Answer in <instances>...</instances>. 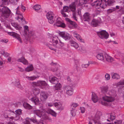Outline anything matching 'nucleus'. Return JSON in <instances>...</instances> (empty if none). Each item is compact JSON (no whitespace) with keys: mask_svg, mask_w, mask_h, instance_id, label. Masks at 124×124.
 <instances>
[{"mask_svg":"<svg viewBox=\"0 0 124 124\" xmlns=\"http://www.w3.org/2000/svg\"><path fill=\"white\" fill-rule=\"evenodd\" d=\"M78 105L77 103H73L71 105V109H75V108L78 106Z\"/></svg>","mask_w":124,"mask_h":124,"instance_id":"41","label":"nucleus"},{"mask_svg":"<svg viewBox=\"0 0 124 124\" xmlns=\"http://www.w3.org/2000/svg\"><path fill=\"white\" fill-rule=\"evenodd\" d=\"M17 61L18 62H22L24 64H26L28 63L27 61L23 57H22L21 58L18 59L17 60Z\"/></svg>","mask_w":124,"mask_h":124,"instance_id":"22","label":"nucleus"},{"mask_svg":"<svg viewBox=\"0 0 124 124\" xmlns=\"http://www.w3.org/2000/svg\"><path fill=\"white\" fill-rule=\"evenodd\" d=\"M31 85L33 87L39 86L42 88H44L47 86V84L45 81L39 80L37 82H32Z\"/></svg>","mask_w":124,"mask_h":124,"instance_id":"4","label":"nucleus"},{"mask_svg":"<svg viewBox=\"0 0 124 124\" xmlns=\"http://www.w3.org/2000/svg\"><path fill=\"white\" fill-rule=\"evenodd\" d=\"M71 34L79 41L81 42H82L81 38L78 33L76 31H72L71 32Z\"/></svg>","mask_w":124,"mask_h":124,"instance_id":"15","label":"nucleus"},{"mask_svg":"<svg viewBox=\"0 0 124 124\" xmlns=\"http://www.w3.org/2000/svg\"><path fill=\"white\" fill-rule=\"evenodd\" d=\"M75 109H71V113L73 116H74L76 115Z\"/></svg>","mask_w":124,"mask_h":124,"instance_id":"50","label":"nucleus"},{"mask_svg":"<svg viewBox=\"0 0 124 124\" xmlns=\"http://www.w3.org/2000/svg\"><path fill=\"white\" fill-rule=\"evenodd\" d=\"M66 20L70 23L69 25V27L72 28H76L78 26V25L76 23L71 21L69 18H66Z\"/></svg>","mask_w":124,"mask_h":124,"instance_id":"12","label":"nucleus"},{"mask_svg":"<svg viewBox=\"0 0 124 124\" xmlns=\"http://www.w3.org/2000/svg\"><path fill=\"white\" fill-rule=\"evenodd\" d=\"M32 122L33 123H36L37 121L35 118L30 119L29 118H27L26 119L25 121L23 122V123L24 124H31Z\"/></svg>","mask_w":124,"mask_h":124,"instance_id":"13","label":"nucleus"},{"mask_svg":"<svg viewBox=\"0 0 124 124\" xmlns=\"http://www.w3.org/2000/svg\"><path fill=\"white\" fill-rule=\"evenodd\" d=\"M46 16L49 22L51 24H53L54 22V15L53 13L51 11H49L47 14Z\"/></svg>","mask_w":124,"mask_h":124,"instance_id":"8","label":"nucleus"},{"mask_svg":"<svg viewBox=\"0 0 124 124\" xmlns=\"http://www.w3.org/2000/svg\"><path fill=\"white\" fill-rule=\"evenodd\" d=\"M111 76L112 78L113 79H118L120 78L119 75L117 73H112L111 74Z\"/></svg>","mask_w":124,"mask_h":124,"instance_id":"23","label":"nucleus"},{"mask_svg":"<svg viewBox=\"0 0 124 124\" xmlns=\"http://www.w3.org/2000/svg\"><path fill=\"white\" fill-rule=\"evenodd\" d=\"M52 67L51 69V70L53 72L56 71L58 70L57 65L56 64H52Z\"/></svg>","mask_w":124,"mask_h":124,"instance_id":"29","label":"nucleus"},{"mask_svg":"<svg viewBox=\"0 0 124 124\" xmlns=\"http://www.w3.org/2000/svg\"><path fill=\"white\" fill-rule=\"evenodd\" d=\"M100 23L97 20L93 19L91 22V24L93 26L96 27L98 24Z\"/></svg>","mask_w":124,"mask_h":124,"instance_id":"25","label":"nucleus"},{"mask_svg":"<svg viewBox=\"0 0 124 124\" xmlns=\"http://www.w3.org/2000/svg\"><path fill=\"white\" fill-rule=\"evenodd\" d=\"M116 10V8H112L108 9L107 11V13L108 14H109L115 11Z\"/></svg>","mask_w":124,"mask_h":124,"instance_id":"42","label":"nucleus"},{"mask_svg":"<svg viewBox=\"0 0 124 124\" xmlns=\"http://www.w3.org/2000/svg\"><path fill=\"white\" fill-rule=\"evenodd\" d=\"M105 57L106 60L109 62H111L113 61V58L109 56L108 54H105Z\"/></svg>","mask_w":124,"mask_h":124,"instance_id":"24","label":"nucleus"},{"mask_svg":"<svg viewBox=\"0 0 124 124\" xmlns=\"http://www.w3.org/2000/svg\"><path fill=\"white\" fill-rule=\"evenodd\" d=\"M84 20L85 21H89L90 20V14L88 12L85 13L84 15Z\"/></svg>","mask_w":124,"mask_h":124,"instance_id":"17","label":"nucleus"},{"mask_svg":"<svg viewBox=\"0 0 124 124\" xmlns=\"http://www.w3.org/2000/svg\"><path fill=\"white\" fill-rule=\"evenodd\" d=\"M69 7L67 6H65L63 7V10L61 11H63L64 12H67V11L69 9Z\"/></svg>","mask_w":124,"mask_h":124,"instance_id":"52","label":"nucleus"},{"mask_svg":"<svg viewBox=\"0 0 124 124\" xmlns=\"http://www.w3.org/2000/svg\"><path fill=\"white\" fill-rule=\"evenodd\" d=\"M59 42L58 43L57 45V46H58L59 45H60V46L59 47H62L64 45V43L62 42L59 39Z\"/></svg>","mask_w":124,"mask_h":124,"instance_id":"47","label":"nucleus"},{"mask_svg":"<svg viewBox=\"0 0 124 124\" xmlns=\"http://www.w3.org/2000/svg\"><path fill=\"white\" fill-rule=\"evenodd\" d=\"M59 18H57L56 20V22L54 25V26H56L58 27H65V24L61 22L59 20Z\"/></svg>","mask_w":124,"mask_h":124,"instance_id":"14","label":"nucleus"},{"mask_svg":"<svg viewBox=\"0 0 124 124\" xmlns=\"http://www.w3.org/2000/svg\"><path fill=\"white\" fill-rule=\"evenodd\" d=\"M108 88L107 85L102 86L101 89V92L104 94L106 93L108 91Z\"/></svg>","mask_w":124,"mask_h":124,"instance_id":"20","label":"nucleus"},{"mask_svg":"<svg viewBox=\"0 0 124 124\" xmlns=\"http://www.w3.org/2000/svg\"><path fill=\"white\" fill-rule=\"evenodd\" d=\"M80 51L83 53H85L86 52L85 49L84 47H82L80 49Z\"/></svg>","mask_w":124,"mask_h":124,"instance_id":"60","label":"nucleus"},{"mask_svg":"<svg viewBox=\"0 0 124 124\" xmlns=\"http://www.w3.org/2000/svg\"><path fill=\"white\" fill-rule=\"evenodd\" d=\"M103 100L101 101V104L105 106L108 105V103L113 101L114 99L113 97H111L105 96L102 97Z\"/></svg>","mask_w":124,"mask_h":124,"instance_id":"5","label":"nucleus"},{"mask_svg":"<svg viewBox=\"0 0 124 124\" xmlns=\"http://www.w3.org/2000/svg\"><path fill=\"white\" fill-rule=\"evenodd\" d=\"M122 121L121 120H117L116 121L114 122L115 124H121Z\"/></svg>","mask_w":124,"mask_h":124,"instance_id":"56","label":"nucleus"},{"mask_svg":"<svg viewBox=\"0 0 124 124\" xmlns=\"http://www.w3.org/2000/svg\"><path fill=\"white\" fill-rule=\"evenodd\" d=\"M42 111L41 110H33V112L34 114H35L39 117H41L42 113Z\"/></svg>","mask_w":124,"mask_h":124,"instance_id":"18","label":"nucleus"},{"mask_svg":"<svg viewBox=\"0 0 124 124\" xmlns=\"http://www.w3.org/2000/svg\"><path fill=\"white\" fill-rule=\"evenodd\" d=\"M31 100L34 102L35 105H38L39 103V101L38 98L36 96L32 97L31 99Z\"/></svg>","mask_w":124,"mask_h":124,"instance_id":"16","label":"nucleus"},{"mask_svg":"<svg viewBox=\"0 0 124 124\" xmlns=\"http://www.w3.org/2000/svg\"><path fill=\"white\" fill-rule=\"evenodd\" d=\"M56 84L55 86V89L59 90L60 89V88L61 86V85L60 83H57L55 84Z\"/></svg>","mask_w":124,"mask_h":124,"instance_id":"46","label":"nucleus"},{"mask_svg":"<svg viewBox=\"0 0 124 124\" xmlns=\"http://www.w3.org/2000/svg\"><path fill=\"white\" fill-rule=\"evenodd\" d=\"M49 44L52 45V44L53 45H57L58 42V41L55 38H53L51 39L50 41Z\"/></svg>","mask_w":124,"mask_h":124,"instance_id":"19","label":"nucleus"},{"mask_svg":"<svg viewBox=\"0 0 124 124\" xmlns=\"http://www.w3.org/2000/svg\"><path fill=\"white\" fill-rule=\"evenodd\" d=\"M98 36L100 38L102 39H107L108 37L109 34L105 31L103 30L97 33Z\"/></svg>","mask_w":124,"mask_h":124,"instance_id":"9","label":"nucleus"},{"mask_svg":"<svg viewBox=\"0 0 124 124\" xmlns=\"http://www.w3.org/2000/svg\"><path fill=\"white\" fill-rule=\"evenodd\" d=\"M33 70V67L32 64L29 66L25 69V71L27 72H30L32 71Z\"/></svg>","mask_w":124,"mask_h":124,"instance_id":"32","label":"nucleus"},{"mask_svg":"<svg viewBox=\"0 0 124 124\" xmlns=\"http://www.w3.org/2000/svg\"><path fill=\"white\" fill-rule=\"evenodd\" d=\"M70 42L71 44V46H73L76 49H77L78 47V45L73 40H71L70 41Z\"/></svg>","mask_w":124,"mask_h":124,"instance_id":"30","label":"nucleus"},{"mask_svg":"<svg viewBox=\"0 0 124 124\" xmlns=\"http://www.w3.org/2000/svg\"><path fill=\"white\" fill-rule=\"evenodd\" d=\"M26 78L28 79L29 80H33L36 78V77L35 76L31 77L27 76Z\"/></svg>","mask_w":124,"mask_h":124,"instance_id":"45","label":"nucleus"},{"mask_svg":"<svg viewBox=\"0 0 124 124\" xmlns=\"http://www.w3.org/2000/svg\"><path fill=\"white\" fill-rule=\"evenodd\" d=\"M47 112L48 113L51 114L53 116L55 117L56 116V113L53 110L51 109L49 110H48Z\"/></svg>","mask_w":124,"mask_h":124,"instance_id":"38","label":"nucleus"},{"mask_svg":"<svg viewBox=\"0 0 124 124\" xmlns=\"http://www.w3.org/2000/svg\"><path fill=\"white\" fill-rule=\"evenodd\" d=\"M92 99L94 103H96L98 100V98L96 94L94 93H92Z\"/></svg>","mask_w":124,"mask_h":124,"instance_id":"21","label":"nucleus"},{"mask_svg":"<svg viewBox=\"0 0 124 124\" xmlns=\"http://www.w3.org/2000/svg\"><path fill=\"white\" fill-rule=\"evenodd\" d=\"M0 54H1V55H0V56L3 55L4 56L8 57L10 55L7 52H5V51L3 50L1 51Z\"/></svg>","mask_w":124,"mask_h":124,"instance_id":"34","label":"nucleus"},{"mask_svg":"<svg viewBox=\"0 0 124 124\" xmlns=\"http://www.w3.org/2000/svg\"><path fill=\"white\" fill-rule=\"evenodd\" d=\"M89 64V63L87 64H83L82 65V67L83 68H86L88 67Z\"/></svg>","mask_w":124,"mask_h":124,"instance_id":"51","label":"nucleus"},{"mask_svg":"<svg viewBox=\"0 0 124 124\" xmlns=\"http://www.w3.org/2000/svg\"><path fill=\"white\" fill-rule=\"evenodd\" d=\"M16 86L17 87L21 89L22 90L23 89V87L20 84V83H19V84H18L17 85H16Z\"/></svg>","mask_w":124,"mask_h":124,"instance_id":"55","label":"nucleus"},{"mask_svg":"<svg viewBox=\"0 0 124 124\" xmlns=\"http://www.w3.org/2000/svg\"><path fill=\"white\" fill-rule=\"evenodd\" d=\"M3 116L6 118H9L13 120L14 118H16V115L15 113L11 111H7L3 114Z\"/></svg>","mask_w":124,"mask_h":124,"instance_id":"3","label":"nucleus"},{"mask_svg":"<svg viewBox=\"0 0 124 124\" xmlns=\"http://www.w3.org/2000/svg\"><path fill=\"white\" fill-rule=\"evenodd\" d=\"M20 7L21 8V10L23 12L26 9L25 7L23 6L22 4L21 5Z\"/></svg>","mask_w":124,"mask_h":124,"instance_id":"57","label":"nucleus"},{"mask_svg":"<svg viewBox=\"0 0 124 124\" xmlns=\"http://www.w3.org/2000/svg\"><path fill=\"white\" fill-rule=\"evenodd\" d=\"M80 109L82 113H83L85 112V109L84 107H80Z\"/></svg>","mask_w":124,"mask_h":124,"instance_id":"61","label":"nucleus"},{"mask_svg":"<svg viewBox=\"0 0 124 124\" xmlns=\"http://www.w3.org/2000/svg\"><path fill=\"white\" fill-rule=\"evenodd\" d=\"M117 85H124V79L120 81L119 82L117 83Z\"/></svg>","mask_w":124,"mask_h":124,"instance_id":"48","label":"nucleus"},{"mask_svg":"<svg viewBox=\"0 0 124 124\" xmlns=\"http://www.w3.org/2000/svg\"><path fill=\"white\" fill-rule=\"evenodd\" d=\"M116 118V116H113L112 115V114H110V119L111 120H113L115 119Z\"/></svg>","mask_w":124,"mask_h":124,"instance_id":"54","label":"nucleus"},{"mask_svg":"<svg viewBox=\"0 0 124 124\" xmlns=\"http://www.w3.org/2000/svg\"><path fill=\"white\" fill-rule=\"evenodd\" d=\"M92 5L97 9L101 8L103 9L106 7V0H97Z\"/></svg>","mask_w":124,"mask_h":124,"instance_id":"2","label":"nucleus"},{"mask_svg":"<svg viewBox=\"0 0 124 124\" xmlns=\"http://www.w3.org/2000/svg\"><path fill=\"white\" fill-rule=\"evenodd\" d=\"M113 0H108L107 1H106L107 5H108L109 6H110L113 4Z\"/></svg>","mask_w":124,"mask_h":124,"instance_id":"44","label":"nucleus"},{"mask_svg":"<svg viewBox=\"0 0 124 124\" xmlns=\"http://www.w3.org/2000/svg\"><path fill=\"white\" fill-rule=\"evenodd\" d=\"M105 78L106 80H109L110 78V77L109 75L108 74H106L105 75Z\"/></svg>","mask_w":124,"mask_h":124,"instance_id":"59","label":"nucleus"},{"mask_svg":"<svg viewBox=\"0 0 124 124\" xmlns=\"http://www.w3.org/2000/svg\"><path fill=\"white\" fill-rule=\"evenodd\" d=\"M41 95L42 97L45 99H46L47 98L46 94L44 92H43L41 93Z\"/></svg>","mask_w":124,"mask_h":124,"instance_id":"40","label":"nucleus"},{"mask_svg":"<svg viewBox=\"0 0 124 124\" xmlns=\"http://www.w3.org/2000/svg\"><path fill=\"white\" fill-rule=\"evenodd\" d=\"M96 57L98 59L101 61H103L104 59V56L102 53L97 54L96 55Z\"/></svg>","mask_w":124,"mask_h":124,"instance_id":"27","label":"nucleus"},{"mask_svg":"<svg viewBox=\"0 0 124 124\" xmlns=\"http://www.w3.org/2000/svg\"><path fill=\"white\" fill-rule=\"evenodd\" d=\"M60 36L62 37L65 40L70 39V37L69 34L64 32H60L59 33Z\"/></svg>","mask_w":124,"mask_h":124,"instance_id":"11","label":"nucleus"},{"mask_svg":"<svg viewBox=\"0 0 124 124\" xmlns=\"http://www.w3.org/2000/svg\"><path fill=\"white\" fill-rule=\"evenodd\" d=\"M102 115V113L99 111H97L93 119L95 124H101L100 121V117ZM89 124H93L91 122H89Z\"/></svg>","mask_w":124,"mask_h":124,"instance_id":"6","label":"nucleus"},{"mask_svg":"<svg viewBox=\"0 0 124 124\" xmlns=\"http://www.w3.org/2000/svg\"><path fill=\"white\" fill-rule=\"evenodd\" d=\"M57 78L55 77L50 78L49 81L50 82L54 84H56L58 83V81L57 80Z\"/></svg>","mask_w":124,"mask_h":124,"instance_id":"26","label":"nucleus"},{"mask_svg":"<svg viewBox=\"0 0 124 124\" xmlns=\"http://www.w3.org/2000/svg\"><path fill=\"white\" fill-rule=\"evenodd\" d=\"M57 108L59 110H63V108L62 107V105L61 104H59L57 106Z\"/></svg>","mask_w":124,"mask_h":124,"instance_id":"49","label":"nucleus"},{"mask_svg":"<svg viewBox=\"0 0 124 124\" xmlns=\"http://www.w3.org/2000/svg\"><path fill=\"white\" fill-rule=\"evenodd\" d=\"M0 41L2 42H4L6 43H7L8 41V40L7 39H3L1 40Z\"/></svg>","mask_w":124,"mask_h":124,"instance_id":"62","label":"nucleus"},{"mask_svg":"<svg viewBox=\"0 0 124 124\" xmlns=\"http://www.w3.org/2000/svg\"><path fill=\"white\" fill-rule=\"evenodd\" d=\"M16 14L19 15H20V16L19 18H20L21 20H24V19L23 17L22 16V14L20 13L19 10H16Z\"/></svg>","mask_w":124,"mask_h":124,"instance_id":"43","label":"nucleus"},{"mask_svg":"<svg viewBox=\"0 0 124 124\" xmlns=\"http://www.w3.org/2000/svg\"><path fill=\"white\" fill-rule=\"evenodd\" d=\"M76 1L72 2L70 4L69 6V8L71 11L73 12V18L76 21L77 19L76 17Z\"/></svg>","mask_w":124,"mask_h":124,"instance_id":"7","label":"nucleus"},{"mask_svg":"<svg viewBox=\"0 0 124 124\" xmlns=\"http://www.w3.org/2000/svg\"><path fill=\"white\" fill-rule=\"evenodd\" d=\"M1 7L0 18L2 19L1 20L2 22H4L6 19L8 18L10 15L11 11L6 6Z\"/></svg>","mask_w":124,"mask_h":124,"instance_id":"1","label":"nucleus"},{"mask_svg":"<svg viewBox=\"0 0 124 124\" xmlns=\"http://www.w3.org/2000/svg\"><path fill=\"white\" fill-rule=\"evenodd\" d=\"M18 68L19 69L18 70L19 71H20L21 72H22L24 71V70L21 67H18Z\"/></svg>","mask_w":124,"mask_h":124,"instance_id":"63","label":"nucleus"},{"mask_svg":"<svg viewBox=\"0 0 124 124\" xmlns=\"http://www.w3.org/2000/svg\"><path fill=\"white\" fill-rule=\"evenodd\" d=\"M0 124H16L14 122H9L8 123H5L4 124V123H1Z\"/></svg>","mask_w":124,"mask_h":124,"instance_id":"64","label":"nucleus"},{"mask_svg":"<svg viewBox=\"0 0 124 124\" xmlns=\"http://www.w3.org/2000/svg\"><path fill=\"white\" fill-rule=\"evenodd\" d=\"M41 8L40 6L39 5H35L33 7V9L36 11H37L40 9Z\"/></svg>","mask_w":124,"mask_h":124,"instance_id":"36","label":"nucleus"},{"mask_svg":"<svg viewBox=\"0 0 124 124\" xmlns=\"http://www.w3.org/2000/svg\"><path fill=\"white\" fill-rule=\"evenodd\" d=\"M15 112L16 115V117L17 118V119H19V115H21L22 114L21 110L19 109L16 110Z\"/></svg>","mask_w":124,"mask_h":124,"instance_id":"31","label":"nucleus"},{"mask_svg":"<svg viewBox=\"0 0 124 124\" xmlns=\"http://www.w3.org/2000/svg\"><path fill=\"white\" fill-rule=\"evenodd\" d=\"M67 94L69 95H71L73 93V90L69 91L66 92Z\"/></svg>","mask_w":124,"mask_h":124,"instance_id":"53","label":"nucleus"},{"mask_svg":"<svg viewBox=\"0 0 124 124\" xmlns=\"http://www.w3.org/2000/svg\"><path fill=\"white\" fill-rule=\"evenodd\" d=\"M61 13L62 15V16L64 17H68V15H67L66 13L65 12L63 11H61Z\"/></svg>","mask_w":124,"mask_h":124,"instance_id":"58","label":"nucleus"},{"mask_svg":"<svg viewBox=\"0 0 124 124\" xmlns=\"http://www.w3.org/2000/svg\"><path fill=\"white\" fill-rule=\"evenodd\" d=\"M8 34L11 36L15 37L18 40H19L21 43H22V40L20 37V35L17 33L13 32H8Z\"/></svg>","mask_w":124,"mask_h":124,"instance_id":"10","label":"nucleus"},{"mask_svg":"<svg viewBox=\"0 0 124 124\" xmlns=\"http://www.w3.org/2000/svg\"><path fill=\"white\" fill-rule=\"evenodd\" d=\"M64 90L65 91H66V92H67L68 91H69L73 90V89L71 87L68 86L65 87Z\"/></svg>","mask_w":124,"mask_h":124,"instance_id":"39","label":"nucleus"},{"mask_svg":"<svg viewBox=\"0 0 124 124\" xmlns=\"http://www.w3.org/2000/svg\"><path fill=\"white\" fill-rule=\"evenodd\" d=\"M1 4L0 5V7H3L4 5H6L8 4V0H2L1 1Z\"/></svg>","mask_w":124,"mask_h":124,"instance_id":"37","label":"nucleus"},{"mask_svg":"<svg viewBox=\"0 0 124 124\" xmlns=\"http://www.w3.org/2000/svg\"><path fill=\"white\" fill-rule=\"evenodd\" d=\"M12 82L15 84V86L18 84H19L20 82L19 80V79L14 78L13 79Z\"/></svg>","mask_w":124,"mask_h":124,"instance_id":"35","label":"nucleus"},{"mask_svg":"<svg viewBox=\"0 0 124 124\" xmlns=\"http://www.w3.org/2000/svg\"><path fill=\"white\" fill-rule=\"evenodd\" d=\"M23 106L25 108L27 109H32V106L27 103H25L24 104Z\"/></svg>","mask_w":124,"mask_h":124,"instance_id":"33","label":"nucleus"},{"mask_svg":"<svg viewBox=\"0 0 124 124\" xmlns=\"http://www.w3.org/2000/svg\"><path fill=\"white\" fill-rule=\"evenodd\" d=\"M40 89L38 88H33L32 91L33 94L35 96H36L39 93Z\"/></svg>","mask_w":124,"mask_h":124,"instance_id":"28","label":"nucleus"}]
</instances>
